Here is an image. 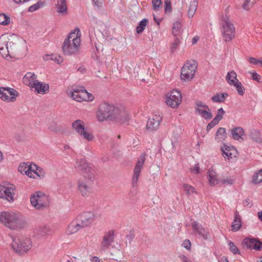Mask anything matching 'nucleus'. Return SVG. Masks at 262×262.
<instances>
[{
  "mask_svg": "<svg viewBox=\"0 0 262 262\" xmlns=\"http://www.w3.org/2000/svg\"><path fill=\"white\" fill-rule=\"evenodd\" d=\"M75 167L82 176L78 182V190L83 196L88 197L92 193L94 173L90 165L83 159H77Z\"/></svg>",
  "mask_w": 262,
  "mask_h": 262,
  "instance_id": "obj_1",
  "label": "nucleus"
},
{
  "mask_svg": "<svg viewBox=\"0 0 262 262\" xmlns=\"http://www.w3.org/2000/svg\"><path fill=\"white\" fill-rule=\"evenodd\" d=\"M96 117L99 122L110 119L122 123L128 121L129 115L123 107H115L107 103H102L99 105Z\"/></svg>",
  "mask_w": 262,
  "mask_h": 262,
  "instance_id": "obj_2",
  "label": "nucleus"
},
{
  "mask_svg": "<svg viewBox=\"0 0 262 262\" xmlns=\"http://www.w3.org/2000/svg\"><path fill=\"white\" fill-rule=\"evenodd\" d=\"M0 224L10 229L17 230L25 227L26 221L25 217L18 212L1 211Z\"/></svg>",
  "mask_w": 262,
  "mask_h": 262,
  "instance_id": "obj_3",
  "label": "nucleus"
},
{
  "mask_svg": "<svg viewBox=\"0 0 262 262\" xmlns=\"http://www.w3.org/2000/svg\"><path fill=\"white\" fill-rule=\"evenodd\" d=\"M81 36V31L78 28L73 29L69 33L62 46L64 55H72L78 53L80 49Z\"/></svg>",
  "mask_w": 262,
  "mask_h": 262,
  "instance_id": "obj_4",
  "label": "nucleus"
},
{
  "mask_svg": "<svg viewBox=\"0 0 262 262\" xmlns=\"http://www.w3.org/2000/svg\"><path fill=\"white\" fill-rule=\"evenodd\" d=\"M11 247L13 251L18 254H24L29 251L32 243L31 239L23 236L12 237Z\"/></svg>",
  "mask_w": 262,
  "mask_h": 262,
  "instance_id": "obj_5",
  "label": "nucleus"
},
{
  "mask_svg": "<svg viewBox=\"0 0 262 262\" xmlns=\"http://www.w3.org/2000/svg\"><path fill=\"white\" fill-rule=\"evenodd\" d=\"M221 31L225 42L230 41L235 37V28L226 15H223L221 18Z\"/></svg>",
  "mask_w": 262,
  "mask_h": 262,
  "instance_id": "obj_6",
  "label": "nucleus"
},
{
  "mask_svg": "<svg viewBox=\"0 0 262 262\" xmlns=\"http://www.w3.org/2000/svg\"><path fill=\"white\" fill-rule=\"evenodd\" d=\"M71 127L76 134L88 141H91L94 139L93 134L85 127L84 122L80 119L74 121L71 124Z\"/></svg>",
  "mask_w": 262,
  "mask_h": 262,
  "instance_id": "obj_7",
  "label": "nucleus"
},
{
  "mask_svg": "<svg viewBox=\"0 0 262 262\" xmlns=\"http://www.w3.org/2000/svg\"><path fill=\"white\" fill-rule=\"evenodd\" d=\"M31 205L36 209H41L47 207L50 203L49 196L41 191H37L30 196Z\"/></svg>",
  "mask_w": 262,
  "mask_h": 262,
  "instance_id": "obj_8",
  "label": "nucleus"
},
{
  "mask_svg": "<svg viewBox=\"0 0 262 262\" xmlns=\"http://www.w3.org/2000/svg\"><path fill=\"white\" fill-rule=\"evenodd\" d=\"M71 97L78 102L92 101L94 99V96L88 93L83 86H76L73 88L70 91Z\"/></svg>",
  "mask_w": 262,
  "mask_h": 262,
  "instance_id": "obj_9",
  "label": "nucleus"
},
{
  "mask_svg": "<svg viewBox=\"0 0 262 262\" xmlns=\"http://www.w3.org/2000/svg\"><path fill=\"white\" fill-rule=\"evenodd\" d=\"M16 187L10 183H3L0 185V199H4L9 202L14 200Z\"/></svg>",
  "mask_w": 262,
  "mask_h": 262,
  "instance_id": "obj_10",
  "label": "nucleus"
},
{
  "mask_svg": "<svg viewBox=\"0 0 262 262\" xmlns=\"http://www.w3.org/2000/svg\"><path fill=\"white\" fill-rule=\"evenodd\" d=\"M197 68V63L194 60L187 61L182 68L181 77L185 81L193 78Z\"/></svg>",
  "mask_w": 262,
  "mask_h": 262,
  "instance_id": "obj_11",
  "label": "nucleus"
},
{
  "mask_svg": "<svg viewBox=\"0 0 262 262\" xmlns=\"http://www.w3.org/2000/svg\"><path fill=\"white\" fill-rule=\"evenodd\" d=\"M182 101V96L181 92L177 90H173L168 93L166 97V104L172 108H177Z\"/></svg>",
  "mask_w": 262,
  "mask_h": 262,
  "instance_id": "obj_12",
  "label": "nucleus"
},
{
  "mask_svg": "<svg viewBox=\"0 0 262 262\" xmlns=\"http://www.w3.org/2000/svg\"><path fill=\"white\" fill-rule=\"evenodd\" d=\"M18 96V92L9 87H0V99L7 102H13Z\"/></svg>",
  "mask_w": 262,
  "mask_h": 262,
  "instance_id": "obj_13",
  "label": "nucleus"
},
{
  "mask_svg": "<svg viewBox=\"0 0 262 262\" xmlns=\"http://www.w3.org/2000/svg\"><path fill=\"white\" fill-rule=\"evenodd\" d=\"M222 155L226 161L234 162L237 160L238 152L237 149L233 146L224 145L221 148Z\"/></svg>",
  "mask_w": 262,
  "mask_h": 262,
  "instance_id": "obj_14",
  "label": "nucleus"
},
{
  "mask_svg": "<svg viewBox=\"0 0 262 262\" xmlns=\"http://www.w3.org/2000/svg\"><path fill=\"white\" fill-rule=\"evenodd\" d=\"M17 49L18 45L16 43L4 40L3 38H0V53L3 57L14 53Z\"/></svg>",
  "mask_w": 262,
  "mask_h": 262,
  "instance_id": "obj_15",
  "label": "nucleus"
},
{
  "mask_svg": "<svg viewBox=\"0 0 262 262\" xmlns=\"http://www.w3.org/2000/svg\"><path fill=\"white\" fill-rule=\"evenodd\" d=\"M195 112L206 121L210 120L213 117L209 106L201 101H198L195 103Z\"/></svg>",
  "mask_w": 262,
  "mask_h": 262,
  "instance_id": "obj_16",
  "label": "nucleus"
},
{
  "mask_svg": "<svg viewBox=\"0 0 262 262\" xmlns=\"http://www.w3.org/2000/svg\"><path fill=\"white\" fill-rule=\"evenodd\" d=\"M145 161V155L142 154L140 156L139 159L138 160L136 165L135 167L134 173L132 178L133 186L135 187L137 185L138 178L140 176L141 169L143 167L144 163Z\"/></svg>",
  "mask_w": 262,
  "mask_h": 262,
  "instance_id": "obj_17",
  "label": "nucleus"
},
{
  "mask_svg": "<svg viewBox=\"0 0 262 262\" xmlns=\"http://www.w3.org/2000/svg\"><path fill=\"white\" fill-rule=\"evenodd\" d=\"M114 241V232L113 230H109L106 232L103 237L100 244V250L105 251L108 250Z\"/></svg>",
  "mask_w": 262,
  "mask_h": 262,
  "instance_id": "obj_18",
  "label": "nucleus"
},
{
  "mask_svg": "<svg viewBox=\"0 0 262 262\" xmlns=\"http://www.w3.org/2000/svg\"><path fill=\"white\" fill-rule=\"evenodd\" d=\"M46 172L43 168L32 163V168L29 177L34 179H42L45 177Z\"/></svg>",
  "mask_w": 262,
  "mask_h": 262,
  "instance_id": "obj_19",
  "label": "nucleus"
},
{
  "mask_svg": "<svg viewBox=\"0 0 262 262\" xmlns=\"http://www.w3.org/2000/svg\"><path fill=\"white\" fill-rule=\"evenodd\" d=\"M162 119V117L160 114L152 115L147 122V128L150 130H156L159 127Z\"/></svg>",
  "mask_w": 262,
  "mask_h": 262,
  "instance_id": "obj_20",
  "label": "nucleus"
},
{
  "mask_svg": "<svg viewBox=\"0 0 262 262\" xmlns=\"http://www.w3.org/2000/svg\"><path fill=\"white\" fill-rule=\"evenodd\" d=\"M94 215L91 212H84L77 218L83 228L90 225L94 221Z\"/></svg>",
  "mask_w": 262,
  "mask_h": 262,
  "instance_id": "obj_21",
  "label": "nucleus"
},
{
  "mask_svg": "<svg viewBox=\"0 0 262 262\" xmlns=\"http://www.w3.org/2000/svg\"><path fill=\"white\" fill-rule=\"evenodd\" d=\"M31 89H34L37 94L43 95L49 92V85L47 83L38 80Z\"/></svg>",
  "mask_w": 262,
  "mask_h": 262,
  "instance_id": "obj_22",
  "label": "nucleus"
},
{
  "mask_svg": "<svg viewBox=\"0 0 262 262\" xmlns=\"http://www.w3.org/2000/svg\"><path fill=\"white\" fill-rule=\"evenodd\" d=\"M207 179L209 185L211 186L220 184V179H219L215 170L212 168H209L208 171Z\"/></svg>",
  "mask_w": 262,
  "mask_h": 262,
  "instance_id": "obj_23",
  "label": "nucleus"
},
{
  "mask_svg": "<svg viewBox=\"0 0 262 262\" xmlns=\"http://www.w3.org/2000/svg\"><path fill=\"white\" fill-rule=\"evenodd\" d=\"M243 244L248 249L259 250L261 244L254 238H246L243 240Z\"/></svg>",
  "mask_w": 262,
  "mask_h": 262,
  "instance_id": "obj_24",
  "label": "nucleus"
},
{
  "mask_svg": "<svg viewBox=\"0 0 262 262\" xmlns=\"http://www.w3.org/2000/svg\"><path fill=\"white\" fill-rule=\"evenodd\" d=\"M23 80L24 83L29 86L31 89H32L37 81H38L36 75L31 72L27 73L24 76Z\"/></svg>",
  "mask_w": 262,
  "mask_h": 262,
  "instance_id": "obj_25",
  "label": "nucleus"
},
{
  "mask_svg": "<svg viewBox=\"0 0 262 262\" xmlns=\"http://www.w3.org/2000/svg\"><path fill=\"white\" fill-rule=\"evenodd\" d=\"M81 228H83V227L79 222V220L76 218L70 223L66 232L68 234H72L77 232Z\"/></svg>",
  "mask_w": 262,
  "mask_h": 262,
  "instance_id": "obj_26",
  "label": "nucleus"
},
{
  "mask_svg": "<svg viewBox=\"0 0 262 262\" xmlns=\"http://www.w3.org/2000/svg\"><path fill=\"white\" fill-rule=\"evenodd\" d=\"M193 230L204 239H207L208 232L203 226L194 221L191 223Z\"/></svg>",
  "mask_w": 262,
  "mask_h": 262,
  "instance_id": "obj_27",
  "label": "nucleus"
},
{
  "mask_svg": "<svg viewBox=\"0 0 262 262\" xmlns=\"http://www.w3.org/2000/svg\"><path fill=\"white\" fill-rule=\"evenodd\" d=\"M36 233L40 238L46 239L51 235V229L47 225L40 226L36 229Z\"/></svg>",
  "mask_w": 262,
  "mask_h": 262,
  "instance_id": "obj_28",
  "label": "nucleus"
},
{
  "mask_svg": "<svg viewBox=\"0 0 262 262\" xmlns=\"http://www.w3.org/2000/svg\"><path fill=\"white\" fill-rule=\"evenodd\" d=\"M231 134L234 140L239 141L243 140L244 132L242 127H236L231 130Z\"/></svg>",
  "mask_w": 262,
  "mask_h": 262,
  "instance_id": "obj_29",
  "label": "nucleus"
},
{
  "mask_svg": "<svg viewBox=\"0 0 262 262\" xmlns=\"http://www.w3.org/2000/svg\"><path fill=\"white\" fill-rule=\"evenodd\" d=\"M242 226V221L238 212L236 211L234 213V219L232 223L231 227L233 231H238Z\"/></svg>",
  "mask_w": 262,
  "mask_h": 262,
  "instance_id": "obj_30",
  "label": "nucleus"
},
{
  "mask_svg": "<svg viewBox=\"0 0 262 262\" xmlns=\"http://www.w3.org/2000/svg\"><path fill=\"white\" fill-rule=\"evenodd\" d=\"M57 12L62 15H65L67 12V6L66 0H57L56 4Z\"/></svg>",
  "mask_w": 262,
  "mask_h": 262,
  "instance_id": "obj_31",
  "label": "nucleus"
},
{
  "mask_svg": "<svg viewBox=\"0 0 262 262\" xmlns=\"http://www.w3.org/2000/svg\"><path fill=\"white\" fill-rule=\"evenodd\" d=\"M227 138V133L225 128L220 127L215 134V139L218 142H222Z\"/></svg>",
  "mask_w": 262,
  "mask_h": 262,
  "instance_id": "obj_32",
  "label": "nucleus"
},
{
  "mask_svg": "<svg viewBox=\"0 0 262 262\" xmlns=\"http://www.w3.org/2000/svg\"><path fill=\"white\" fill-rule=\"evenodd\" d=\"M31 168L32 163H22L19 165L18 170L22 174H26L29 177Z\"/></svg>",
  "mask_w": 262,
  "mask_h": 262,
  "instance_id": "obj_33",
  "label": "nucleus"
},
{
  "mask_svg": "<svg viewBox=\"0 0 262 262\" xmlns=\"http://www.w3.org/2000/svg\"><path fill=\"white\" fill-rule=\"evenodd\" d=\"M182 28V25L180 21H177L174 23L172 29V34L176 36H180L183 32Z\"/></svg>",
  "mask_w": 262,
  "mask_h": 262,
  "instance_id": "obj_34",
  "label": "nucleus"
},
{
  "mask_svg": "<svg viewBox=\"0 0 262 262\" xmlns=\"http://www.w3.org/2000/svg\"><path fill=\"white\" fill-rule=\"evenodd\" d=\"M226 79L228 83L231 85L238 81L237 79L236 73L234 71L229 72L227 73Z\"/></svg>",
  "mask_w": 262,
  "mask_h": 262,
  "instance_id": "obj_35",
  "label": "nucleus"
},
{
  "mask_svg": "<svg viewBox=\"0 0 262 262\" xmlns=\"http://www.w3.org/2000/svg\"><path fill=\"white\" fill-rule=\"evenodd\" d=\"M198 6V1H193L190 2L189 8L187 12V15L189 18H192L196 11Z\"/></svg>",
  "mask_w": 262,
  "mask_h": 262,
  "instance_id": "obj_36",
  "label": "nucleus"
},
{
  "mask_svg": "<svg viewBox=\"0 0 262 262\" xmlns=\"http://www.w3.org/2000/svg\"><path fill=\"white\" fill-rule=\"evenodd\" d=\"M262 182V169L255 172L252 176V183L257 184Z\"/></svg>",
  "mask_w": 262,
  "mask_h": 262,
  "instance_id": "obj_37",
  "label": "nucleus"
},
{
  "mask_svg": "<svg viewBox=\"0 0 262 262\" xmlns=\"http://www.w3.org/2000/svg\"><path fill=\"white\" fill-rule=\"evenodd\" d=\"M182 188L187 195H191L196 193L195 188L189 184L184 183L182 185Z\"/></svg>",
  "mask_w": 262,
  "mask_h": 262,
  "instance_id": "obj_38",
  "label": "nucleus"
},
{
  "mask_svg": "<svg viewBox=\"0 0 262 262\" xmlns=\"http://www.w3.org/2000/svg\"><path fill=\"white\" fill-rule=\"evenodd\" d=\"M228 96V94L227 93H221V94H216L213 97H212L211 99L212 101L214 102H223L225 98Z\"/></svg>",
  "mask_w": 262,
  "mask_h": 262,
  "instance_id": "obj_39",
  "label": "nucleus"
},
{
  "mask_svg": "<svg viewBox=\"0 0 262 262\" xmlns=\"http://www.w3.org/2000/svg\"><path fill=\"white\" fill-rule=\"evenodd\" d=\"M148 22V20L146 18H144L141 20L136 28V32L138 34L141 33L145 29Z\"/></svg>",
  "mask_w": 262,
  "mask_h": 262,
  "instance_id": "obj_40",
  "label": "nucleus"
},
{
  "mask_svg": "<svg viewBox=\"0 0 262 262\" xmlns=\"http://www.w3.org/2000/svg\"><path fill=\"white\" fill-rule=\"evenodd\" d=\"M227 245L229 248V250L233 254H239L240 251L237 247L234 245V244L231 241H228Z\"/></svg>",
  "mask_w": 262,
  "mask_h": 262,
  "instance_id": "obj_41",
  "label": "nucleus"
},
{
  "mask_svg": "<svg viewBox=\"0 0 262 262\" xmlns=\"http://www.w3.org/2000/svg\"><path fill=\"white\" fill-rule=\"evenodd\" d=\"M10 23V18L4 13H0V24L3 26H7Z\"/></svg>",
  "mask_w": 262,
  "mask_h": 262,
  "instance_id": "obj_42",
  "label": "nucleus"
},
{
  "mask_svg": "<svg viewBox=\"0 0 262 262\" xmlns=\"http://www.w3.org/2000/svg\"><path fill=\"white\" fill-rule=\"evenodd\" d=\"M232 85H233L236 88V91L239 95L243 96L244 95L245 89L239 80L233 83Z\"/></svg>",
  "mask_w": 262,
  "mask_h": 262,
  "instance_id": "obj_43",
  "label": "nucleus"
},
{
  "mask_svg": "<svg viewBox=\"0 0 262 262\" xmlns=\"http://www.w3.org/2000/svg\"><path fill=\"white\" fill-rule=\"evenodd\" d=\"M255 3L253 0H244L242 4V8L246 11H249L253 6Z\"/></svg>",
  "mask_w": 262,
  "mask_h": 262,
  "instance_id": "obj_44",
  "label": "nucleus"
},
{
  "mask_svg": "<svg viewBox=\"0 0 262 262\" xmlns=\"http://www.w3.org/2000/svg\"><path fill=\"white\" fill-rule=\"evenodd\" d=\"M225 114V112L222 107H221L217 110L216 115L213 119L217 122L219 123V122L223 119Z\"/></svg>",
  "mask_w": 262,
  "mask_h": 262,
  "instance_id": "obj_45",
  "label": "nucleus"
},
{
  "mask_svg": "<svg viewBox=\"0 0 262 262\" xmlns=\"http://www.w3.org/2000/svg\"><path fill=\"white\" fill-rule=\"evenodd\" d=\"M234 183V180L230 177H227L220 180V184L231 185Z\"/></svg>",
  "mask_w": 262,
  "mask_h": 262,
  "instance_id": "obj_46",
  "label": "nucleus"
},
{
  "mask_svg": "<svg viewBox=\"0 0 262 262\" xmlns=\"http://www.w3.org/2000/svg\"><path fill=\"white\" fill-rule=\"evenodd\" d=\"M43 6V3L39 1L36 4L32 5L29 8V11L30 12H34L36 10H37L39 8H41Z\"/></svg>",
  "mask_w": 262,
  "mask_h": 262,
  "instance_id": "obj_47",
  "label": "nucleus"
},
{
  "mask_svg": "<svg viewBox=\"0 0 262 262\" xmlns=\"http://www.w3.org/2000/svg\"><path fill=\"white\" fill-rule=\"evenodd\" d=\"M164 11L165 13L170 14L172 11L170 0L164 1Z\"/></svg>",
  "mask_w": 262,
  "mask_h": 262,
  "instance_id": "obj_48",
  "label": "nucleus"
},
{
  "mask_svg": "<svg viewBox=\"0 0 262 262\" xmlns=\"http://www.w3.org/2000/svg\"><path fill=\"white\" fill-rule=\"evenodd\" d=\"M190 172L193 174H199L201 172L199 163L195 164L190 168Z\"/></svg>",
  "mask_w": 262,
  "mask_h": 262,
  "instance_id": "obj_49",
  "label": "nucleus"
},
{
  "mask_svg": "<svg viewBox=\"0 0 262 262\" xmlns=\"http://www.w3.org/2000/svg\"><path fill=\"white\" fill-rule=\"evenodd\" d=\"M52 60L57 62L58 64L61 63L63 61V59L61 56L56 54H51Z\"/></svg>",
  "mask_w": 262,
  "mask_h": 262,
  "instance_id": "obj_50",
  "label": "nucleus"
},
{
  "mask_svg": "<svg viewBox=\"0 0 262 262\" xmlns=\"http://www.w3.org/2000/svg\"><path fill=\"white\" fill-rule=\"evenodd\" d=\"M179 43H180L179 39L178 38H176L171 45V46H170L171 51V52L175 51L178 48Z\"/></svg>",
  "mask_w": 262,
  "mask_h": 262,
  "instance_id": "obj_51",
  "label": "nucleus"
},
{
  "mask_svg": "<svg viewBox=\"0 0 262 262\" xmlns=\"http://www.w3.org/2000/svg\"><path fill=\"white\" fill-rule=\"evenodd\" d=\"M153 9L155 11H157L159 8L162 5V2L161 0H151Z\"/></svg>",
  "mask_w": 262,
  "mask_h": 262,
  "instance_id": "obj_52",
  "label": "nucleus"
},
{
  "mask_svg": "<svg viewBox=\"0 0 262 262\" xmlns=\"http://www.w3.org/2000/svg\"><path fill=\"white\" fill-rule=\"evenodd\" d=\"M252 79L258 82H260L261 76L255 72H250Z\"/></svg>",
  "mask_w": 262,
  "mask_h": 262,
  "instance_id": "obj_53",
  "label": "nucleus"
},
{
  "mask_svg": "<svg viewBox=\"0 0 262 262\" xmlns=\"http://www.w3.org/2000/svg\"><path fill=\"white\" fill-rule=\"evenodd\" d=\"M249 62L254 65H262V59L259 60L253 57L250 58L249 59Z\"/></svg>",
  "mask_w": 262,
  "mask_h": 262,
  "instance_id": "obj_54",
  "label": "nucleus"
},
{
  "mask_svg": "<svg viewBox=\"0 0 262 262\" xmlns=\"http://www.w3.org/2000/svg\"><path fill=\"white\" fill-rule=\"evenodd\" d=\"M219 123L217 122L215 120L213 119L207 126L206 130L207 132H209L211 129L214 127L216 125H217Z\"/></svg>",
  "mask_w": 262,
  "mask_h": 262,
  "instance_id": "obj_55",
  "label": "nucleus"
},
{
  "mask_svg": "<svg viewBox=\"0 0 262 262\" xmlns=\"http://www.w3.org/2000/svg\"><path fill=\"white\" fill-rule=\"evenodd\" d=\"M182 246L186 248L187 250H190L191 249V243L189 239H185L182 243Z\"/></svg>",
  "mask_w": 262,
  "mask_h": 262,
  "instance_id": "obj_56",
  "label": "nucleus"
},
{
  "mask_svg": "<svg viewBox=\"0 0 262 262\" xmlns=\"http://www.w3.org/2000/svg\"><path fill=\"white\" fill-rule=\"evenodd\" d=\"M179 257L183 262H191L190 259L185 255H180Z\"/></svg>",
  "mask_w": 262,
  "mask_h": 262,
  "instance_id": "obj_57",
  "label": "nucleus"
},
{
  "mask_svg": "<svg viewBox=\"0 0 262 262\" xmlns=\"http://www.w3.org/2000/svg\"><path fill=\"white\" fill-rule=\"evenodd\" d=\"M14 2L17 4L22 5L26 2L29 1V0H13Z\"/></svg>",
  "mask_w": 262,
  "mask_h": 262,
  "instance_id": "obj_58",
  "label": "nucleus"
},
{
  "mask_svg": "<svg viewBox=\"0 0 262 262\" xmlns=\"http://www.w3.org/2000/svg\"><path fill=\"white\" fill-rule=\"evenodd\" d=\"M43 59L44 60H52L51 54H46L43 56Z\"/></svg>",
  "mask_w": 262,
  "mask_h": 262,
  "instance_id": "obj_59",
  "label": "nucleus"
},
{
  "mask_svg": "<svg viewBox=\"0 0 262 262\" xmlns=\"http://www.w3.org/2000/svg\"><path fill=\"white\" fill-rule=\"evenodd\" d=\"M92 262H100L99 258L97 256H93L91 258Z\"/></svg>",
  "mask_w": 262,
  "mask_h": 262,
  "instance_id": "obj_60",
  "label": "nucleus"
},
{
  "mask_svg": "<svg viewBox=\"0 0 262 262\" xmlns=\"http://www.w3.org/2000/svg\"><path fill=\"white\" fill-rule=\"evenodd\" d=\"M198 40H199V37H193L192 39V43L193 45L195 44L197 42V41H198Z\"/></svg>",
  "mask_w": 262,
  "mask_h": 262,
  "instance_id": "obj_61",
  "label": "nucleus"
},
{
  "mask_svg": "<svg viewBox=\"0 0 262 262\" xmlns=\"http://www.w3.org/2000/svg\"><path fill=\"white\" fill-rule=\"evenodd\" d=\"M94 5L98 7H99L100 6V3L99 2V0H92Z\"/></svg>",
  "mask_w": 262,
  "mask_h": 262,
  "instance_id": "obj_62",
  "label": "nucleus"
},
{
  "mask_svg": "<svg viewBox=\"0 0 262 262\" xmlns=\"http://www.w3.org/2000/svg\"><path fill=\"white\" fill-rule=\"evenodd\" d=\"M220 262H229V261H228V260L227 259V258L223 256L221 258Z\"/></svg>",
  "mask_w": 262,
  "mask_h": 262,
  "instance_id": "obj_63",
  "label": "nucleus"
},
{
  "mask_svg": "<svg viewBox=\"0 0 262 262\" xmlns=\"http://www.w3.org/2000/svg\"><path fill=\"white\" fill-rule=\"evenodd\" d=\"M258 218L261 222H262V211H260L258 213Z\"/></svg>",
  "mask_w": 262,
  "mask_h": 262,
  "instance_id": "obj_64",
  "label": "nucleus"
}]
</instances>
